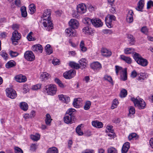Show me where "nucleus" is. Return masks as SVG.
<instances>
[{"label": "nucleus", "mask_w": 153, "mask_h": 153, "mask_svg": "<svg viewBox=\"0 0 153 153\" xmlns=\"http://www.w3.org/2000/svg\"><path fill=\"white\" fill-rule=\"evenodd\" d=\"M51 15L50 10H45L43 15L41 17L42 19L45 21L43 22V26L45 27L46 30L48 31L52 29L53 27L52 23L50 20Z\"/></svg>", "instance_id": "obj_1"}, {"label": "nucleus", "mask_w": 153, "mask_h": 153, "mask_svg": "<svg viewBox=\"0 0 153 153\" xmlns=\"http://www.w3.org/2000/svg\"><path fill=\"white\" fill-rule=\"evenodd\" d=\"M133 57L135 61L139 65L144 67L147 65L148 62L147 60L142 58L139 53H135Z\"/></svg>", "instance_id": "obj_2"}, {"label": "nucleus", "mask_w": 153, "mask_h": 153, "mask_svg": "<svg viewBox=\"0 0 153 153\" xmlns=\"http://www.w3.org/2000/svg\"><path fill=\"white\" fill-rule=\"evenodd\" d=\"M131 100L133 102L135 106L137 107L139 109H143L145 108L146 104L142 99H140L139 100L137 98H132Z\"/></svg>", "instance_id": "obj_3"}, {"label": "nucleus", "mask_w": 153, "mask_h": 153, "mask_svg": "<svg viewBox=\"0 0 153 153\" xmlns=\"http://www.w3.org/2000/svg\"><path fill=\"white\" fill-rule=\"evenodd\" d=\"M45 89L48 94L51 95H53L56 94L57 91L56 86L53 84H50L46 86Z\"/></svg>", "instance_id": "obj_4"}, {"label": "nucleus", "mask_w": 153, "mask_h": 153, "mask_svg": "<svg viewBox=\"0 0 153 153\" xmlns=\"http://www.w3.org/2000/svg\"><path fill=\"white\" fill-rule=\"evenodd\" d=\"M21 34L18 33L17 30H15L12 34V36L11 38V39L13 44L16 45L18 44V41L20 39Z\"/></svg>", "instance_id": "obj_5"}, {"label": "nucleus", "mask_w": 153, "mask_h": 153, "mask_svg": "<svg viewBox=\"0 0 153 153\" xmlns=\"http://www.w3.org/2000/svg\"><path fill=\"white\" fill-rule=\"evenodd\" d=\"M24 56L26 60L29 61H32L35 59L34 55L31 51H26L24 53Z\"/></svg>", "instance_id": "obj_6"}, {"label": "nucleus", "mask_w": 153, "mask_h": 153, "mask_svg": "<svg viewBox=\"0 0 153 153\" xmlns=\"http://www.w3.org/2000/svg\"><path fill=\"white\" fill-rule=\"evenodd\" d=\"M76 74V71L74 69H71L64 73L63 76L66 79H70L74 77Z\"/></svg>", "instance_id": "obj_7"}, {"label": "nucleus", "mask_w": 153, "mask_h": 153, "mask_svg": "<svg viewBox=\"0 0 153 153\" xmlns=\"http://www.w3.org/2000/svg\"><path fill=\"white\" fill-rule=\"evenodd\" d=\"M87 7L85 4L82 3L78 4L76 7L77 12L79 14L85 13L86 11Z\"/></svg>", "instance_id": "obj_8"}, {"label": "nucleus", "mask_w": 153, "mask_h": 153, "mask_svg": "<svg viewBox=\"0 0 153 153\" xmlns=\"http://www.w3.org/2000/svg\"><path fill=\"white\" fill-rule=\"evenodd\" d=\"M6 92L7 96L11 98H15L17 96L16 91L11 88H7Z\"/></svg>", "instance_id": "obj_9"}, {"label": "nucleus", "mask_w": 153, "mask_h": 153, "mask_svg": "<svg viewBox=\"0 0 153 153\" xmlns=\"http://www.w3.org/2000/svg\"><path fill=\"white\" fill-rule=\"evenodd\" d=\"M92 25L96 27H101L103 25V23L100 19H92Z\"/></svg>", "instance_id": "obj_10"}, {"label": "nucleus", "mask_w": 153, "mask_h": 153, "mask_svg": "<svg viewBox=\"0 0 153 153\" xmlns=\"http://www.w3.org/2000/svg\"><path fill=\"white\" fill-rule=\"evenodd\" d=\"M70 26L73 29L77 28L79 25L78 21L75 19H71L69 22Z\"/></svg>", "instance_id": "obj_11"}, {"label": "nucleus", "mask_w": 153, "mask_h": 153, "mask_svg": "<svg viewBox=\"0 0 153 153\" xmlns=\"http://www.w3.org/2000/svg\"><path fill=\"white\" fill-rule=\"evenodd\" d=\"M75 119V117H71L70 116H67L66 115L64 117V122L67 124H71L74 122Z\"/></svg>", "instance_id": "obj_12"}, {"label": "nucleus", "mask_w": 153, "mask_h": 153, "mask_svg": "<svg viewBox=\"0 0 153 153\" xmlns=\"http://www.w3.org/2000/svg\"><path fill=\"white\" fill-rule=\"evenodd\" d=\"M32 50L34 52H37L39 51L40 53H42V52L43 48L41 45L37 44L32 47Z\"/></svg>", "instance_id": "obj_13"}, {"label": "nucleus", "mask_w": 153, "mask_h": 153, "mask_svg": "<svg viewBox=\"0 0 153 153\" xmlns=\"http://www.w3.org/2000/svg\"><path fill=\"white\" fill-rule=\"evenodd\" d=\"M15 79L16 81L19 82H25L27 80L26 76L21 74L16 76Z\"/></svg>", "instance_id": "obj_14"}, {"label": "nucleus", "mask_w": 153, "mask_h": 153, "mask_svg": "<svg viewBox=\"0 0 153 153\" xmlns=\"http://www.w3.org/2000/svg\"><path fill=\"white\" fill-rule=\"evenodd\" d=\"M102 55L105 56H110L111 55V52L105 48H102L101 50Z\"/></svg>", "instance_id": "obj_15"}, {"label": "nucleus", "mask_w": 153, "mask_h": 153, "mask_svg": "<svg viewBox=\"0 0 153 153\" xmlns=\"http://www.w3.org/2000/svg\"><path fill=\"white\" fill-rule=\"evenodd\" d=\"M144 0H140L137 3V7L136 8L137 10L139 11H142V10L144 5Z\"/></svg>", "instance_id": "obj_16"}, {"label": "nucleus", "mask_w": 153, "mask_h": 153, "mask_svg": "<svg viewBox=\"0 0 153 153\" xmlns=\"http://www.w3.org/2000/svg\"><path fill=\"white\" fill-rule=\"evenodd\" d=\"M91 68L94 70H99L101 68V64L98 62H95L91 65Z\"/></svg>", "instance_id": "obj_17"}, {"label": "nucleus", "mask_w": 153, "mask_h": 153, "mask_svg": "<svg viewBox=\"0 0 153 153\" xmlns=\"http://www.w3.org/2000/svg\"><path fill=\"white\" fill-rule=\"evenodd\" d=\"M83 31L86 34L91 35L94 33V30L93 29L88 26L84 27L83 29Z\"/></svg>", "instance_id": "obj_18"}, {"label": "nucleus", "mask_w": 153, "mask_h": 153, "mask_svg": "<svg viewBox=\"0 0 153 153\" xmlns=\"http://www.w3.org/2000/svg\"><path fill=\"white\" fill-rule=\"evenodd\" d=\"M130 147V143L128 142L125 143L123 145L122 149V153H126Z\"/></svg>", "instance_id": "obj_19"}, {"label": "nucleus", "mask_w": 153, "mask_h": 153, "mask_svg": "<svg viewBox=\"0 0 153 153\" xmlns=\"http://www.w3.org/2000/svg\"><path fill=\"white\" fill-rule=\"evenodd\" d=\"M126 37L128 39L129 44L131 45H134L135 40L133 36L131 34H127Z\"/></svg>", "instance_id": "obj_20"}, {"label": "nucleus", "mask_w": 153, "mask_h": 153, "mask_svg": "<svg viewBox=\"0 0 153 153\" xmlns=\"http://www.w3.org/2000/svg\"><path fill=\"white\" fill-rule=\"evenodd\" d=\"M72 28L71 27H69L66 29L65 30L66 33L69 34L71 37L74 36L76 35V32H74L75 31H74Z\"/></svg>", "instance_id": "obj_21"}, {"label": "nucleus", "mask_w": 153, "mask_h": 153, "mask_svg": "<svg viewBox=\"0 0 153 153\" xmlns=\"http://www.w3.org/2000/svg\"><path fill=\"white\" fill-rule=\"evenodd\" d=\"M81 100L82 99L80 98L74 99L73 102V104L74 106L77 108H79Z\"/></svg>", "instance_id": "obj_22"}, {"label": "nucleus", "mask_w": 153, "mask_h": 153, "mask_svg": "<svg viewBox=\"0 0 153 153\" xmlns=\"http://www.w3.org/2000/svg\"><path fill=\"white\" fill-rule=\"evenodd\" d=\"M92 124L93 126L98 128H101L103 127L102 123L97 120L93 121Z\"/></svg>", "instance_id": "obj_23"}, {"label": "nucleus", "mask_w": 153, "mask_h": 153, "mask_svg": "<svg viewBox=\"0 0 153 153\" xmlns=\"http://www.w3.org/2000/svg\"><path fill=\"white\" fill-rule=\"evenodd\" d=\"M123 73L120 76V79L123 81H125L127 79V74L126 68H125L124 70H122Z\"/></svg>", "instance_id": "obj_24"}, {"label": "nucleus", "mask_w": 153, "mask_h": 153, "mask_svg": "<svg viewBox=\"0 0 153 153\" xmlns=\"http://www.w3.org/2000/svg\"><path fill=\"white\" fill-rule=\"evenodd\" d=\"M124 51L125 53L126 54L132 53L134 55V53H136L134 52L135 50L134 49L131 48H126L125 49Z\"/></svg>", "instance_id": "obj_25"}, {"label": "nucleus", "mask_w": 153, "mask_h": 153, "mask_svg": "<svg viewBox=\"0 0 153 153\" xmlns=\"http://www.w3.org/2000/svg\"><path fill=\"white\" fill-rule=\"evenodd\" d=\"M120 57L121 59L128 64H130L131 62V59L129 57H127L123 55H121Z\"/></svg>", "instance_id": "obj_26"}, {"label": "nucleus", "mask_w": 153, "mask_h": 153, "mask_svg": "<svg viewBox=\"0 0 153 153\" xmlns=\"http://www.w3.org/2000/svg\"><path fill=\"white\" fill-rule=\"evenodd\" d=\"M50 77V76L46 72H44L41 74L40 78L42 81H44L48 79Z\"/></svg>", "instance_id": "obj_27"}, {"label": "nucleus", "mask_w": 153, "mask_h": 153, "mask_svg": "<svg viewBox=\"0 0 153 153\" xmlns=\"http://www.w3.org/2000/svg\"><path fill=\"white\" fill-rule=\"evenodd\" d=\"M20 108L24 111H26L27 110L28 105L25 102H22L20 103L19 105Z\"/></svg>", "instance_id": "obj_28"}, {"label": "nucleus", "mask_w": 153, "mask_h": 153, "mask_svg": "<svg viewBox=\"0 0 153 153\" xmlns=\"http://www.w3.org/2000/svg\"><path fill=\"white\" fill-rule=\"evenodd\" d=\"M86 60L85 59H82L79 61V66L82 69L85 68L86 65Z\"/></svg>", "instance_id": "obj_29"}, {"label": "nucleus", "mask_w": 153, "mask_h": 153, "mask_svg": "<svg viewBox=\"0 0 153 153\" xmlns=\"http://www.w3.org/2000/svg\"><path fill=\"white\" fill-rule=\"evenodd\" d=\"M22 16L23 17H25L27 16L26 8L25 6H22L20 9Z\"/></svg>", "instance_id": "obj_30"}, {"label": "nucleus", "mask_w": 153, "mask_h": 153, "mask_svg": "<svg viewBox=\"0 0 153 153\" xmlns=\"http://www.w3.org/2000/svg\"><path fill=\"white\" fill-rule=\"evenodd\" d=\"M46 53L48 55H50L53 53V50L50 45H47L45 48Z\"/></svg>", "instance_id": "obj_31"}, {"label": "nucleus", "mask_w": 153, "mask_h": 153, "mask_svg": "<svg viewBox=\"0 0 153 153\" xmlns=\"http://www.w3.org/2000/svg\"><path fill=\"white\" fill-rule=\"evenodd\" d=\"M52 119H51V117L49 114H47L46 115V119L45 122L46 124L50 125Z\"/></svg>", "instance_id": "obj_32"}, {"label": "nucleus", "mask_w": 153, "mask_h": 153, "mask_svg": "<svg viewBox=\"0 0 153 153\" xmlns=\"http://www.w3.org/2000/svg\"><path fill=\"white\" fill-rule=\"evenodd\" d=\"M69 65L73 68L76 69H78L80 68V66L78 64L74 62H70L69 63Z\"/></svg>", "instance_id": "obj_33"}, {"label": "nucleus", "mask_w": 153, "mask_h": 153, "mask_svg": "<svg viewBox=\"0 0 153 153\" xmlns=\"http://www.w3.org/2000/svg\"><path fill=\"white\" fill-rule=\"evenodd\" d=\"M15 63L13 61H10L8 62L5 65L6 67L7 68H9L14 66Z\"/></svg>", "instance_id": "obj_34"}, {"label": "nucleus", "mask_w": 153, "mask_h": 153, "mask_svg": "<svg viewBox=\"0 0 153 153\" xmlns=\"http://www.w3.org/2000/svg\"><path fill=\"white\" fill-rule=\"evenodd\" d=\"M75 111V110L74 108H71L69 109L66 112V114L67 116H70L71 117H74V113Z\"/></svg>", "instance_id": "obj_35"}, {"label": "nucleus", "mask_w": 153, "mask_h": 153, "mask_svg": "<svg viewBox=\"0 0 153 153\" xmlns=\"http://www.w3.org/2000/svg\"><path fill=\"white\" fill-rule=\"evenodd\" d=\"M47 153H58V150L56 147H52L48 149Z\"/></svg>", "instance_id": "obj_36"}, {"label": "nucleus", "mask_w": 153, "mask_h": 153, "mask_svg": "<svg viewBox=\"0 0 153 153\" xmlns=\"http://www.w3.org/2000/svg\"><path fill=\"white\" fill-rule=\"evenodd\" d=\"M30 138L33 140L37 141L40 139V135L38 134L32 135L30 136Z\"/></svg>", "instance_id": "obj_37"}, {"label": "nucleus", "mask_w": 153, "mask_h": 153, "mask_svg": "<svg viewBox=\"0 0 153 153\" xmlns=\"http://www.w3.org/2000/svg\"><path fill=\"white\" fill-rule=\"evenodd\" d=\"M103 78L105 80L108 81L112 85H113L112 79L111 76L108 75H105L104 76Z\"/></svg>", "instance_id": "obj_38"}, {"label": "nucleus", "mask_w": 153, "mask_h": 153, "mask_svg": "<svg viewBox=\"0 0 153 153\" xmlns=\"http://www.w3.org/2000/svg\"><path fill=\"white\" fill-rule=\"evenodd\" d=\"M29 8L31 14H33L36 10L35 5L33 4H31L29 5Z\"/></svg>", "instance_id": "obj_39"}, {"label": "nucleus", "mask_w": 153, "mask_h": 153, "mask_svg": "<svg viewBox=\"0 0 153 153\" xmlns=\"http://www.w3.org/2000/svg\"><path fill=\"white\" fill-rule=\"evenodd\" d=\"M119 102L117 99H115L113 101L112 106L111 108L112 109H114L116 108Z\"/></svg>", "instance_id": "obj_40"}, {"label": "nucleus", "mask_w": 153, "mask_h": 153, "mask_svg": "<svg viewBox=\"0 0 153 153\" xmlns=\"http://www.w3.org/2000/svg\"><path fill=\"white\" fill-rule=\"evenodd\" d=\"M134 138H135V139H137L138 138V136H137V134L135 133H132L130 134L128 137V138L129 140Z\"/></svg>", "instance_id": "obj_41"}, {"label": "nucleus", "mask_w": 153, "mask_h": 153, "mask_svg": "<svg viewBox=\"0 0 153 153\" xmlns=\"http://www.w3.org/2000/svg\"><path fill=\"white\" fill-rule=\"evenodd\" d=\"M1 55L5 60H7L8 58V55L4 50H2L1 52Z\"/></svg>", "instance_id": "obj_42"}, {"label": "nucleus", "mask_w": 153, "mask_h": 153, "mask_svg": "<svg viewBox=\"0 0 153 153\" xmlns=\"http://www.w3.org/2000/svg\"><path fill=\"white\" fill-rule=\"evenodd\" d=\"M127 94V91L125 89H123L121 91L120 96L121 98H123L126 96Z\"/></svg>", "instance_id": "obj_43"}, {"label": "nucleus", "mask_w": 153, "mask_h": 153, "mask_svg": "<svg viewBox=\"0 0 153 153\" xmlns=\"http://www.w3.org/2000/svg\"><path fill=\"white\" fill-rule=\"evenodd\" d=\"M81 125H79L76 129V131L79 135H82L83 134V132L81 130Z\"/></svg>", "instance_id": "obj_44"}, {"label": "nucleus", "mask_w": 153, "mask_h": 153, "mask_svg": "<svg viewBox=\"0 0 153 153\" xmlns=\"http://www.w3.org/2000/svg\"><path fill=\"white\" fill-rule=\"evenodd\" d=\"M91 105V102L90 101H87L85 103L84 107V108L85 110H88L89 109Z\"/></svg>", "instance_id": "obj_45"}, {"label": "nucleus", "mask_w": 153, "mask_h": 153, "mask_svg": "<svg viewBox=\"0 0 153 153\" xmlns=\"http://www.w3.org/2000/svg\"><path fill=\"white\" fill-rule=\"evenodd\" d=\"M92 19H91L88 17H86L84 19V23L87 24L88 25H90L91 24H92Z\"/></svg>", "instance_id": "obj_46"}, {"label": "nucleus", "mask_w": 153, "mask_h": 153, "mask_svg": "<svg viewBox=\"0 0 153 153\" xmlns=\"http://www.w3.org/2000/svg\"><path fill=\"white\" fill-rule=\"evenodd\" d=\"M107 151L108 153H117L116 149L113 147L108 148Z\"/></svg>", "instance_id": "obj_47"}, {"label": "nucleus", "mask_w": 153, "mask_h": 153, "mask_svg": "<svg viewBox=\"0 0 153 153\" xmlns=\"http://www.w3.org/2000/svg\"><path fill=\"white\" fill-rule=\"evenodd\" d=\"M80 46L81 51L85 52L87 50L86 48L84 46V43L83 41H81L80 44Z\"/></svg>", "instance_id": "obj_48"}, {"label": "nucleus", "mask_w": 153, "mask_h": 153, "mask_svg": "<svg viewBox=\"0 0 153 153\" xmlns=\"http://www.w3.org/2000/svg\"><path fill=\"white\" fill-rule=\"evenodd\" d=\"M146 78V75L145 74L140 73V76H139L137 79L139 80L142 81Z\"/></svg>", "instance_id": "obj_49"}, {"label": "nucleus", "mask_w": 153, "mask_h": 153, "mask_svg": "<svg viewBox=\"0 0 153 153\" xmlns=\"http://www.w3.org/2000/svg\"><path fill=\"white\" fill-rule=\"evenodd\" d=\"M105 18H107L108 20L111 22L115 21L116 19L115 17L113 15H108Z\"/></svg>", "instance_id": "obj_50"}, {"label": "nucleus", "mask_w": 153, "mask_h": 153, "mask_svg": "<svg viewBox=\"0 0 153 153\" xmlns=\"http://www.w3.org/2000/svg\"><path fill=\"white\" fill-rule=\"evenodd\" d=\"M129 113L128 115H130L131 114H133L135 113V110L133 106H130L129 108Z\"/></svg>", "instance_id": "obj_51"}, {"label": "nucleus", "mask_w": 153, "mask_h": 153, "mask_svg": "<svg viewBox=\"0 0 153 153\" xmlns=\"http://www.w3.org/2000/svg\"><path fill=\"white\" fill-rule=\"evenodd\" d=\"M14 149L15 153H23L22 149L18 147H15Z\"/></svg>", "instance_id": "obj_52"}, {"label": "nucleus", "mask_w": 153, "mask_h": 153, "mask_svg": "<svg viewBox=\"0 0 153 153\" xmlns=\"http://www.w3.org/2000/svg\"><path fill=\"white\" fill-rule=\"evenodd\" d=\"M41 86V84H38L36 85L33 86L32 87V89L33 90H37L40 88Z\"/></svg>", "instance_id": "obj_53"}, {"label": "nucleus", "mask_w": 153, "mask_h": 153, "mask_svg": "<svg viewBox=\"0 0 153 153\" xmlns=\"http://www.w3.org/2000/svg\"><path fill=\"white\" fill-rule=\"evenodd\" d=\"M105 23L107 26L109 28H111L112 27L111 22L109 21L107 18L105 19Z\"/></svg>", "instance_id": "obj_54"}, {"label": "nucleus", "mask_w": 153, "mask_h": 153, "mask_svg": "<svg viewBox=\"0 0 153 153\" xmlns=\"http://www.w3.org/2000/svg\"><path fill=\"white\" fill-rule=\"evenodd\" d=\"M37 148V146L36 144H32L30 146V149L32 151H35Z\"/></svg>", "instance_id": "obj_55"}, {"label": "nucleus", "mask_w": 153, "mask_h": 153, "mask_svg": "<svg viewBox=\"0 0 153 153\" xmlns=\"http://www.w3.org/2000/svg\"><path fill=\"white\" fill-rule=\"evenodd\" d=\"M115 71L117 75H118V73L120 71H122V68L118 65H116L115 66Z\"/></svg>", "instance_id": "obj_56"}, {"label": "nucleus", "mask_w": 153, "mask_h": 153, "mask_svg": "<svg viewBox=\"0 0 153 153\" xmlns=\"http://www.w3.org/2000/svg\"><path fill=\"white\" fill-rule=\"evenodd\" d=\"M112 126H107L106 128V131L108 133H110L111 132L114 131V130L112 129Z\"/></svg>", "instance_id": "obj_57"}, {"label": "nucleus", "mask_w": 153, "mask_h": 153, "mask_svg": "<svg viewBox=\"0 0 153 153\" xmlns=\"http://www.w3.org/2000/svg\"><path fill=\"white\" fill-rule=\"evenodd\" d=\"M81 153H94V150L93 149H87L82 151Z\"/></svg>", "instance_id": "obj_58"}, {"label": "nucleus", "mask_w": 153, "mask_h": 153, "mask_svg": "<svg viewBox=\"0 0 153 153\" xmlns=\"http://www.w3.org/2000/svg\"><path fill=\"white\" fill-rule=\"evenodd\" d=\"M141 32L145 34H146L148 32V29L146 27H143L141 29Z\"/></svg>", "instance_id": "obj_59"}, {"label": "nucleus", "mask_w": 153, "mask_h": 153, "mask_svg": "<svg viewBox=\"0 0 153 153\" xmlns=\"http://www.w3.org/2000/svg\"><path fill=\"white\" fill-rule=\"evenodd\" d=\"M33 34L32 32H30L27 35V38L29 41L33 40H32V35Z\"/></svg>", "instance_id": "obj_60"}, {"label": "nucleus", "mask_w": 153, "mask_h": 153, "mask_svg": "<svg viewBox=\"0 0 153 153\" xmlns=\"http://www.w3.org/2000/svg\"><path fill=\"white\" fill-rule=\"evenodd\" d=\"M127 22L129 23H131L133 21V16H127L126 18Z\"/></svg>", "instance_id": "obj_61"}, {"label": "nucleus", "mask_w": 153, "mask_h": 153, "mask_svg": "<svg viewBox=\"0 0 153 153\" xmlns=\"http://www.w3.org/2000/svg\"><path fill=\"white\" fill-rule=\"evenodd\" d=\"M10 54L12 57H16L18 55V53L17 52H13L12 51H10Z\"/></svg>", "instance_id": "obj_62"}, {"label": "nucleus", "mask_w": 153, "mask_h": 153, "mask_svg": "<svg viewBox=\"0 0 153 153\" xmlns=\"http://www.w3.org/2000/svg\"><path fill=\"white\" fill-rule=\"evenodd\" d=\"M138 74L135 70H133L131 73V77L134 78L136 77Z\"/></svg>", "instance_id": "obj_63"}, {"label": "nucleus", "mask_w": 153, "mask_h": 153, "mask_svg": "<svg viewBox=\"0 0 153 153\" xmlns=\"http://www.w3.org/2000/svg\"><path fill=\"white\" fill-rule=\"evenodd\" d=\"M151 6L153 7V1L151 0H150L147 3V9H149L151 7Z\"/></svg>", "instance_id": "obj_64"}]
</instances>
